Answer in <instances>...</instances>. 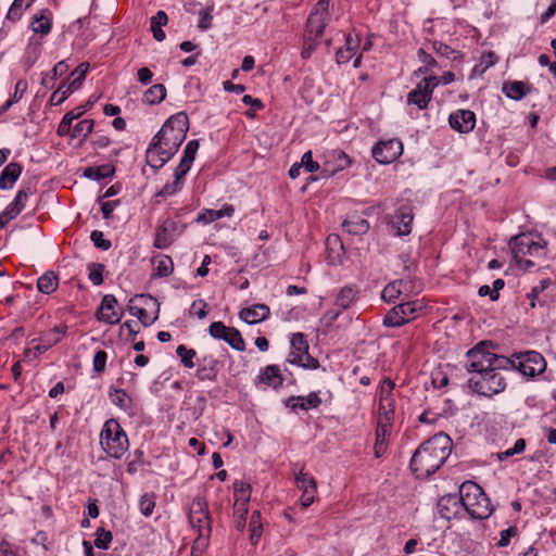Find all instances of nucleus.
Wrapping results in <instances>:
<instances>
[{
  "instance_id": "1",
  "label": "nucleus",
  "mask_w": 556,
  "mask_h": 556,
  "mask_svg": "<svg viewBox=\"0 0 556 556\" xmlns=\"http://www.w3.org/2000/svg\"><path fill=\"white\" fill-rule=\"evenodd\" d=\"M189 119L186 113L170 116L152 138L147 149V162L153 168H161L178 151L186 139Z\"/></svg>"
},
{
  "instance_id": "2",
  "label": "nucleus",
  "mask_w": 556,
  "mask_h": 556,
  "mask_svg": "<svg viewBox=\"0 0 556 556\" xmlns=\"http://www.w3.org/2000/svg\"><path fill=\"white\" fill-rule=\"evenodd\" d=\"M451 451L450 437L438 433L416 450L410 459V468L417 478H427L444 464Z\"/></svg>"
},
{
  "instance_id": "3",
  "label": "nucleus",
  "mask_w": 556,
  "mask_h": 556,
  "mask_svg": "<svg viewBox=\"0 0 556 556\" xmlns=\"http://www.w3.org/2000/svg\"><path fill=\"white\" fill-rule=\"evenodd\" d=\"M458 498L463 511L475 519L488 518L493 511L490 500L476 482L466 481L462 483Z\"/></svg>"
},
{
  "instance_id": "4",
  "label": "nucleus",
  "mask_w": 556,
  "mask_h": 556,
  "mask_svg": "<svg viewBox=\"0 0 556 556\" xmlns=\"http://www.w3.org/2000/svg\"><path fill=\"white\" fill-rule=\"evenodd\" d=\"M467 370L472 375L480 374L486 369L495 367H514L515 363L505 356L496 355L491 352L485 342L477 344L467 352Z\"/></svg>"
},
{
  "instance_id": "5",
  "label": "nucleus",
  "mask_w": 556,
  "mask_h": 556,
  "mask_svg": "<svg viewBox=\"0 0 556 556\" xmlns=\"http://www.w3.org/2000/svg\"><path fill=\"white\" fill-rule=\"evenodd\" d=\"M513 257L521 269H529L534 263L527 256L539 257L543 254L544 245L541 239L530 233L516 236L509 243Z\"/></svg>"
},
{
  "instance_id": "6",
  "label": "nucleus",
  "mask_w": 556,
  "mask_h": 556,
  "mask_svg": "<svg viewBox=\"0 0 556 556\" xmlns=\"http://www.w3.org/2000/svg\"><path fill=\"white\" fill-rule=\"evenodd\" d=\"M100 444L110 457L117 459L129 447L127 434L115 419H109L104 422L100 434Z\"/></svg>"
},
{
  "instance_id": "7",
  "label": "nucleus",
  "mask_w": 556,
  "mask_h": 556,
  "mask_svg": "<svg viewBox=\"0 0 556 556\" xmlns=\"http://www.w3.org/2000/svg\"><path fill=\"white\" fill-rule=\"evenodd\" d=\"M510 367H495L493 366L485 371L472 375L469 380V387L477 393L483 396H493L503 392L506 388V379L501 374L502 369H509Z\"/></svg>"
},
{
  "instance_id": "8",
  "label": "nucleus",
  "mask_w": 556,
  "mask_h": 556,
  "mask_svg": "<svg viewBox=\"0 0 556 556\" xmlns=\"http://www.w3.org/2000/svg\"><path fill=\"white\" fill-rule=\"evenodd\" d=\"M189 521L199 533L195 544L205 546L212 531V526L207 504L203 497L198 496L193 498L189 510Z\"/></svg>"
},
{
  "instance_id": "9",
  "label": "nucleus",
  "mask_w": 556,
  "mask_h": 556,
  "mask_svg": "<svg viewBox=\"0 0 556 556\" xmlns=\"http://www.w3.org/2000/svg\"><path fill=\"white\" fill-rule=\"evenodd\" d=\"M288 362L307 369H316L319 363L308 353V343L301 332L293 333L290 339Z\"/></svg>"
},
{
  "instance_id": "10",
  "label": "nucleus",
  "mask_w": 556,
  "mask_h": 556,
  "mask_svg": "<svg viewBox=\"0 0 556 556\" xmlns=\"http://www.w3.org/2000/svg\"><path fill=\"white\" fill-rule=\"evenodd\" d=\"M421 311L422 304L419 301L401 303L386 314L383 325L387 327H400L415 319Z\"/></svg>"
},
{
  "instance_id": "11",
  "label": "nucleus",
  "mask_w": 556,
  "mask_h": 556,
  "mask_svg": "<svg viewBox=\"0 0 556 556\" xmlns=\"http://www.w3.org/2000/svg\"><path fill=\"white\" fill-rule=\"evenodd\" d=\"M511 361L515 363L514 367H517L518 370L527 377H535L541 375L546 368V362L544 357L536 351H527L520 353L516 356V361Z\"/></svg>"
},
{
  "instance_id": "12",
  "label": "nucleus",
  "mask_w": 556,
  "mask_h": 556,
  "mask_svg": "<svg viewBox=\"0 0 556 556\" xmlns=\"http://www.w3.org/2000/svg\"><path fill=\"white\" fill-rule=\"evenodd\" d=\"M439 85L437 76L430 75L425 77L420 83L417 84L407 96V103L409 105H416L417 109L424 110L427 108L431 100L434 88Z\"/></svg>"
},
{
  "instance_id": "13",
  "label": "nucleus",
  "mask_w": 556,
  "mask_h": 556,
  "mask_svg": "<svg viewBox=\"0 0 556 556\" xmlns=\"http://www.w3.org/2000/svg\"><path fill=\"white\" fill-rule=\"evenodd\" d=\"M403 153V144L399 139L378 142L372 148V156L380 164H390Z\"/></svg>"
},
{
  "instance_id": "14",
  "label": "nucleus",
  "mask_w": 556,
  "mask_h": 556,
  "mask_svg": "<svg viewBox=\"0 0 556 556\" xmlns=\"http://www.w3.org/2000/svg\"><path fill=\"white\" fill-rule=\"evenodd\" d=\"M123 317V309L118 306L117 300L112 294L103 296L97 311V318L105 324L114 325L119 323Z\"/></svg>"
},
{
  "instance_id": "15",
  "label": "nucleus",
  "mask_w": 556,
  "mask_h": 556,
  "mask_svg": "<svg viewBox=\"0 0 556 556\" xmlns=\"http://www.w3.org/2000/svg\"><path fill=\"white\" fill-rule=\"evenodd\" d=\"M182 229L173 218H166L156 229L154 247L157 249L168 248Z\"/></svg>"
},
{
  "instance_id": "16",
  "label": "nucleus",
  "mask_w": 556,
  "mask_h": 556,
  "mask_svg": "<svg viewBox=\"0 0 556 556\" xmlns=\"http://www.w3.org/2000/svg\"><path fill=\"white\" fill-rule=\"evenodd\" d=\"M295 484L302 491L301 505L306 508L315 501L317 484L315 479L302 470L295 477Z\"/></svg>"
},
{
  "instance_id": "17",
  "label": "nucleus",
  "mask_w": 556,
  "mask_h": 556,
  "mask_svg": "<svg viewBox=\"0 0 556 556\" xmlns=\"http://www.w3.org/2000/svg\"><path fill=\"white\" fill-rule=\"evenodd\" d=\"M138 301H142L144 306L151 305L153 307H157V304L151 296H146L142 294L136 295L135 298L130 299L128 303V311L130 315L137 317L141 321V324L147 327L154 323V320L157 318V315L153 317L148 316L147 308L143 306H139L137 303ZM156 311H159V308H156Z\"/></svg>"
},
{
  "instance_id": "18",
  "label": "nucleus",
  "mask_w": 556,
  "mask_h": 556,
  "mask_svg": "<svg viewBox=\"0 0 556 556\" xmlns=\"http://www.w3.org/2000/svg\"><path fill=\"white\" fill-rule=\"evenodd\" d=\"M67 326L60 325L54 328L45 331L38 339H34L33 342L38 341V343L34 346L38 353H45L55 344H58L63 337L66 334Z\"/></svg>"
},
{
  "instance_id": "19",
  "label": "nucleus",
  "mask_w": 556,
  "mask_h": 556,
  "mask_svg": "<svg viewBox=\"0 0 556 556\" xmlns=\"http://www.w3.org/2000/svg\"><path fill=\"white\" fill-rule=\"evenodd\" d=\"M448 123L455 131L468 134L476 126V115L470 110H457L451 113Z\"/></svg>"
},
{
  "instance_id": "20",
  "label": "nucleus",
  "mask_w": 556,
  "mask_h": 556,
  "mask_svg": "<svg viewBox=\"0 0 556 556\" xmlns=\"http://www.w3.org/2000/svg\"><path fill=\"white\" fill-rule=\"evenodd\" d=\"M438 510L440 516L446 520L459 517L463 509L458 495L448 494L442 496L438 502Z\"/></svg>"
},
{
  "instance_id": "21",
  "label": "nucleus",
  "mask_w": 556,
  "mask_h": 556,
  "mask_svg": "<svg viewBox=\"0 0 556 556\" xmlns=\"http://www.w3.org/2000/svg\"><path fill=\"white\" fill-rule=\"evenodd\" d=\"M235 207L231 204H224L219 210H202L197 217V223L207 225L224 217H232Z\"/></svg>"
},
{
  "instance_id": "22",
  "label": "nucleus",
  "mask_w": 556,
  "mask_h": 556,
  "mask_svg": "<svg viewBox=\"0 0 556 556\" xmlns=\"http://www.w3.org/2000/svg\"><path fill=\"white\" fill-rule=\"evenodd\" d=\"M30 28L35 34L46 36L52 28V13L48 9L37 12L30 22Z\"/></svg>"
},
{
  "instance_id": "23",
  "label": "nucleus",
  "mask_w": 556,
  "mask_h": 556,
  "mask_svg": "<svg viewBox=\"0 0 556 556\" xmlns=\"http://www.w3.org/2000/svg\"><path fill=\"white\" fill-rule=\"evenodd\" d=\"M27 199V192L23 189L18 190L13 201L2 212V226L4 225V222L15 218L23 211Z\"/></svg>"
},
{
  "instance_id": "24",
  "label": "nucleus",
  "mask_w": 556,
  "mask_h": 556,
  "mask_svg": "<svg viewBox=\"0 0 556 556\" xmlns=\"http://www.w3.org/2000/svg\"><path fill=\"white\" fill-rule=\"evenodd\" d=\"M269 307L265 304H256L251 307L243 308L240 312V318L247 324H257L265 320L269 316Z\"/></svg>"
},
{
  "instance_id": "25",
  "label": "nucleus",
  "mask_w": 556,
  "mask_h": 556,
  "mask_svg": "<svg viewBox=\"0 0 556 556\" xmlns=\"http://www.w3.org/2000/svg\"><path fill=\"white\" fill-rule=\"evenodd\" d=\"M199 149V141L198 140H190L184 150V155L176 167L175 172L179 173L180 176H186L187 173L190 170L191 165L195 159V154Z\"/></svg>"
},
{
  "instance_id": "26",
  "label": "nucleus",
  "mask_w": 556,
  "mask_h": 556,
  "mask_svg": "<svg viewBox=\"0 0 556 556\" xmlns=\"http://www.w3.org/2000/svg\"><path fill=\"white\" fill-rule=\"evenodd\" d=\"M413 213L408 208H401L396 212L392 226L396 229L397 236H406L412 231Z\"/></svg>"
},
{
  "instance_id": "27",
  "label": "nucleus",
  "mask_w": 556,
  "mask_h": 556,
  "mask_svg": "<svg viewBox=\"0 0 556 556\" xmlns=\"http://www.w3.org/2000/svg\"><path fill=\"white\" fill-rule=\"evenodd\" d=\"M359 289L355 285H348L342 287L336 296L334 305L341 309H348L356 301Z\"/></svg>"
},
{
  "instance_id": "28",
  "label": "nucleus",
  "mask_w": 556,
  "mask_h": 556,
  "mask_svg": "<svg viewBox=\"0 0 556 556\" xmlns=\"http://www.w3.org/2000/svg\"><path fill=\"white\" fill-rule=\"evenodd\" d=\"M410 282L399 279L388 283L382 290L381 298L386 302H395L401 294L406 293L408 291Z\"/></svg>"
},
{
  "instance_id": "29",
  "label": "nucleus",
  "mask_w": 556,
  "mask_h": 556,
  "mask_svg": "<svg viewBox=\"0 0 556 556\" xmlns=\"http://www.w3.org/2000/svg\"><path fill=\"white\" fill-rule=\"evenodd\" d=\"M91 103H87L86 105H80L66 113L58 127L59 136H67L71 132V125L74 119L80 117L89 108Z\"/></svg>"
},
{
  "instance_id": "30",
  "label": "nucleus",
  "mask_w": 556,
  "mask_h": 556,
  "mask_svg": "<svg viewBox=\"0 0 556 556\" xmlns=\"http://www.w3.org/2000/svg\"><path fill=\"white\" fill-rule=\"evenodd\" d=\"M349 156L341 150H333L327 155L326 166L331 173L345 169L350 165Z\"/></svg>"
},
{
  "instance_id": "31",
  "label": "nucleus",
  "mask_w": 556,
  "mask_h": 556,
  "mask_svg": "<svg viewBox=\"0 0 556 556\" xmlns=\"http://www.w3.org/2000/svg\"><path fill=\"white\" fill-rule=\"evenodd\" d=\"M252 486L244 480L233 482V506H248L251 498Z\"/></svg>"
},
{
  "instance_id": "32",
  "label": "nucleus",
  "mask_w": 556,
  "mask_h": 556,
  "mask_svg": "<svg viewBox=\"0 0 556 556\" xmlns=\"http://www.w3.org/2000/svg\"><path fill=\"white\" fill-rule=\"evenodd\" d=\"M218 370V362L212 356L202 358L201 364L197 370V377L200 380H214Z\"/></svg>"
},
{
  "instance_id": "33",
  "label": "nucleus",
  "mask_w": 556,
  "mask_h": 556,
  "mask_svg": "<svg viewBox=\"0 0 556 556\" xmlns=\"http://www.w3.org/2000/svg\"><path fill=\"white\" fill-rule=\"evenodd\" d=\"M23 172V166L17 162L9 163L2 169V189L13 188Z\"/></svg>"
},
{
  "instance_id": "34",
  "label": "nucleus",
  "mask_w": 556,
  "mask_h": 556,
  "mask_svg": "<svg viewBox=\"0 0 556 556\" xmlns=\"http://www.w3.org/2000/svg\"><path fill=\"white\" fill-rule=\"evenodd\" d=\"M327 22V17L311 13L306 24V36L313 37L314 39H318L323 35Z\"/></svg>"
},
{
  "instance_id": "35",
  "label": "nucleus",
  "mask_w": 556,
  "mask_h": 556,
  "mask_svg": "<svg viewBox=\"0 0 556 556\" xmlns=\"http://www.w3.org/2000/svg\"><path fill=\"white\" fill-rule=\"evenodd\" d=\"M343 228L351 235H364L369 229L368 222L359 216H351L342 224Z\"/></svg>"
},
{
  "instance_id": "36",
  "label": "nucleus",
  "mask_w": 556,
  "mask_h": 556,
  "mask_svg": "<svg viewBox=\"0 0 556 556\" xmlns=\"http://www.w3.org/2000/svg\"><path fill=\"white\" fill-rule=\"evenodd\" d=\"M59 286V278L53 271H47L37 280V289L43 294L53 293Z\"/></svg>"
},
{
  "instance_id": "37",
  "label": "nucleus",
  "mask_w": 556,
  "mask_h": 556,
  "mask_svg": "<svg viewBox=\"0 0 556 556\" xmlns=\"http://www.w3.org/2000/svg\"><path fill=\"white\" fill-rule=\"evenodd\" d=\"M166 97V88L162 84H155L146 90L142 101L149 105L161 103Z\"/></svg>"
},
{
  "instance_id": "38",
  "label": "nucleus",
  "mask_w": 556,
  "mask_h": 556,
  "mask_svg": "<svg viewBox=\"0 0 556 556\" xmlns=\"http://www.w3.org/2000/svg\"><path fill=\"white\" fill-rule=\"evenodd\" d=\"M154 271L159 277H167L173 273L174 263L167 255H157L153 258Z\"/></svg>"
},
{
  "instance_id": "39",
  "label": "nucleus",
  "mask_w": 556,
  "mask_h": 556,
  "mask_svg": "<svg viewBox=\"0 0 556 556\" xmlns=\"http://www.w3.org/2000/svg\"><path fill=\"white\" fill-rule=\"evenodd\" d=\"M291 401L293 402V408H301L303 410L316 408L321 403V400L319 399L317 393H311L307 396L293 397Z\"/></svg>"
},
{
  "instance_id": "40",
  "label": "nucleus",
  "mask_w": 556,
  "mask_h": 556,
  "mask_svg": "<svg viewBox=\"0 0 556 556\" xmlns=\"http://www.w3.org/2000/svg\"><path fill=\"white\" fill-rule=\"evenodd\" d=\"M167 15L163 11H159L152 18H151V30L153 33V37L157 41H162L165 39V33L162 30V26L167 24Z\"/></svg>"
},
{
  "instance_id": "41",
  "label": "nucleus",
  "mask_w": 556,
  "mask_h": 556,
  "mask_svg": "<svg viewBox=\"0 0 556 556\" xmlns=\"http://www.w3.org/2000/svg\"><path fill=\"white\" fill-rule=\"evenodd\" d=\"M249 530L252 544H257L263 533L261 513L258 510L252 513L249 523Z\"/></svg>"
},
{
  "instance_id": "42",
  "label": "nucleus",
  "mask_w": 556,
  "mask_h": 556,
  "mask_svg": "<svg viewBox=\"0 0 556 556\" xmlns=\"http://www.w3.org/2000/svg\"><path fill=\"white\" fill-rule=\"evenodd\" d=\"M503 91L506 97L520 100L527 94V87L522 81H511L504 85Z\"/></svg>"
},
{
  "instance_id": "43",
  "label": "nucleus",
  "mask_w": 556,
  "mask_h": 556,
  "mask_svg": "<svg viewBox=\"0 0 556 556\" xmlns=\"http://www.w3.org/2000/svg\"><path fill=\"white\" fill-rule=\"evenodd\" d=\"M74 90H76V88H74L71 83L61 84L50 97L49 101L51 105H59L63 103Z\"/></svg>"
},
{
  "instance_id": "44",
  "label": "nucleus",
  "mask_w": 556,
  "mask_h": 556,
  "mask_svg": "<svg viewBox=\"0 0 556 556\" xmlns=\"http://www.w3.org/2000/svg\"><path fill=\"white\" fill-rule=\"evenodd\" d=\"M261 378L262 381L269 387L276 388L282 383V378L277 366H267Z\"/></svg>"
},
{
  "instance_id": "45",
  "label": "nucleus",
  "mask_w": 556,
  "mask_h": 556,
  "mask_svg": "<svg viewBox=\"0 0 556 556\" xmlns=\"http://www.w3.org/2000/svg\"><path fill=\"white\" fill-rule=\"evenodd\" d=\"M394 418V403L379 404L377 425L392 427Z\"/></svg>"
},
{
  "instance_id": "46",
  "label": "nucleus",
  "mask_w": 556,
  "mask_h": 556,
  "mask_svg": "<svg viewBox=\"0 0 556 556\" xmlns=\"http://www.w3.org/2000/svg\"><path fill=\"white\" fill-rule=\"evenodd\" d=\"M419 61L422 63V66L416 71V74H429L437 67V61L425 51L424 48H420L417 52Z\"/></svg>"
},
{
  "instance_id": "47",
  "label": "nucleus",
  "mask_w": 556,
  "mask_h": 556,
  "mask_svg": "<svg viewBox=\"0 0 556 556\" xmlns=\"http://www.w3.org/2000/svg\"><path fill=\"white\" fill-rule=\"evenodd\" d=\"M174 181L166 184L157 193L159 197H170L176 194L178 191L181 190L184 186V177L180 176L179 173H174Z\"/></svg>"
},
{
  "instance_id": "48",
  "label": "nucleus",
  "mask_w": 556,
  "mask_h": 556,
  "mask_svg": "<svg viewBox=\"0 0 556 556\" xmlns=\"http://www.w3.org/2000/svg\"><path fill=\"white\" fill-rule=\"evenodd\" d=\"M28 88V84L24 79H20L16 81L14 87V93L10 97V99L5 102L4 105H2V112L7 111L9 108H11L13 104L17 103L24 96Z\"/></svg>"
},
{
  "instance_id": "49",
  "label": "nucleus",
  "mask_w": 556,
  "mask_h": 556,
  "mask_svg": "<svg viewBox=\"0 0 556 556\" xmlns=\"http://www.w3.org/2000/svg\"><path fill=\"white\" fill-rule=\"evenodd\" d=\"M394 383L386 379L381 382L379 389V404H391L394 403L393 399Z\"/></svg>"
},
{
  "instance_id": "50",
  "label": "nucleus",
  "mask_w": 556,
  "mask_h": 556,
  "mask_svg": "<svg viewBox=\"0 0 556 556\" xmlns=\"http://www.w3.org/2000/svg\"><path fill=\"white\" fill-rule=\"evenodd\" d=\"M92 129H93V121L92 119H83L74 126L72 132H70V134H71L72 138L85 139L92 131Z\"/></svg>"
},
{
  "instance_id": "51",
  "label": "nucleus",
  "mask_w": 556,
  "mask_h": 556,
  "mask_svg": "<svg viewBox=\"0 0 556 556\" xmlns=\"http://www.w3.org/2000/svg\"><path fill=\"white\" fill-rule=\"evenodd\" d=\"M225 342H227L232 349L237 351H244L245 343L244 340L236 328H230L227 332V336L224 339Z\"/></svg>"
},
{
  "instance_id": "52",
  "label": "nucleus",
  "mask_w": 556,
  "mask_h": 556,
  "mask_svg": "<svg viewBox=\"0 0 556 556\" xmlns=\"http://www.w3.org/2000/svg\"><path fill=\"white\" fill-rule=\"evenodd\" d=\"M112 403L122 409L126 410L129 408L131 399L124 390H114L110 393Z\"/></svg>"
},
{
  "instance_id": "53",
  "label": "nucleus",
  "mask_w": 556,
  "mask_h": 556,
  "mask_svg": "<svg viewBox=\"0 0 556 556\" xmlns=\"http://www.w3.org/2000/svg\"><path fill=\"white\" fill-rule=\"evenodd\" d=\"M154 507H155L154 494L146 493L140 497L139 509L143 516H146V517L151 516L153 514Z\"/></svg>"
},
{
  "instance_id": "54",
  "label": "nucleus",
  "mask_w": 556,
  "mask_h": 556,
  "mask_svg": "<svg viewBox=\"0 0 556 556\" xmlns=\"http://www.w3.org/2000/svg\"><path fill=\"white\" fill-rule=\"evenodd\" d=\"M176 353L179 356V358L185 367H187V368L194 367L193 358L195 357L197 352L193 349H188L181 344V345H178Z\"/></svg>"
},
{
  "instance_id": "55",
  "label": "nucleus",
  "mask_w": 556,
  "mask_h": 556,
  "mask_svg": "<svg viewBox=\"0 0 556 556\" xmlns=\"http://www.w3.org/2000/svg\"><path fill=\"white\" fill-rule=\"evenodd\" d=\"M88 70H89L88 63H81L72 72L71 84H72V86H74V88L78 89L80 87L83 80L85 79V77L88 73Z\"/></svg>"
},
{
  "instance_id": "56",
  "label": "nucleus",
  "mask_w": 556,
  "mask_h": 556,
  "mask_svg": "<svg viewBox=\"0 0 556 556\" xmlns=\"http://www.w3.org/2000/svg\"><path fill=\"white\" fill-rule=\"evenodd\" d=\"M113 174V168L110 166L89 167L85 170V176L94 180L104 179Z\"/></svg>"
},
{
  "instance_id": "57",
  "label": "nucleus",
  "mask_w": 556,
  "mask_h": 556,
  "mask_svg": "<svg viewBox=\"0 0 556 556\" xmlns=\"http://www.w3.org/2000/svg\"><path fill=\"white\" fill-rule=\"evenodd\" d=\"M142 465L143 453L140 450H136L131 455H129V459L127 463V472L130 475H135Z\"/></svg>"
},
{
  "instance_id": "58",
  "label": "nucleus",
  "mask_w": 556,
  "mask_h": 556,
  "mask_svg": "<svg viewBox=\"0 0 556 556\" xmlns=\"http://www.w3.org/2000/svg\"><path fill=\"white\" fill-rule=\"evenodd\" d=\"M96 535L94 546L101 549H108L113 539L112 533L103 528H99Z\"/></svg>"
},
{
  "instance_id": "59",
  "label": "nucleus",
  "mask_w": 556,
  "mask_h": 556,
  "mask_svg": "<svg viewBox=\"0 0 556 556\" xmlns=\"http://www.w3.org/2000/svg\"><path fill=\"white\" fill-rule=\"evenodd\" d=\"M496 62V56L494 52L490 51L488 53L482 54L479 64H477L473 68L476 73L483 74L488 68L494 65Z\"/></svg>"
},
{
  "instance_id": "60",
  "label": "nucleus",
  "mask_w": 556,
  "mask_h": 556,
  "mask_svg": "<svg viewBox=\"0 0 556 556\" xmlns=\"http://www.w3.org/2000/svg\"><path fill=\"white\" fill-rule=\"evenodd\" d=\"M248 511V506H233L235 525L239 531H242L245 527Z\"/></svg>"
},
{
  "instance_id": "61",
  "label": "nucleus",
  "mask_w": 556,
  "mask_h": 556,
  "mask_svg": "<svg viewBox=\"0 0 556 556\" xmlns=\"http://www.w3.org/2000/svg\"><path fill=\"white\" fill-rule=\"evenodd\" d=\"M230 328L231 327L225 326L222 321H214L211 324L208 332L213 338L224 340Z\"/></svg>"
},
{
  "instance_id": "62",
  "label": "nucleus",
  "mask_w": 556,
  "mask_h": 556,
  "mask_svg": "<svg viewBox=\"0 0 556 556\" xmlns=\"http://www.w3.org/2000/svg\"><path fill=\"white\" fill-rule=\"evenodd\" d=\"M90 239L93 242L94 247L101 250H109L111 248V242L104 239V235L102 231L93 230L90 235Z\"/></svg>"
},
{
  "instance_id": "63",
  "label": "nucleus",
  "mask_w": 556,
  "mask_h": 556,
  "mask_svg": "<svg viewBox=\"0 0 556 556\" xmlns=\"http://www.w3.org/2000/svg\"><path fill=\"white\" fill-rule=\"evenodd\" d=\"M432 49L435 51L437 54H439L440 56H444V58H453L455 59L456 56H454V54L456 53L455 50H453L451 47H448L447 45L441 42V41H433L432 42Z\"/></svg>"
},
{
  "instance_id": "64",
  "label": "nucleus",
  "mask_w": 556,
  "mask_h": 556,
  "mask_svg": "<svg viewBox=\"0 0 556 556\" xmlns=\"http://www.w3.org/2000/svg\"><path fill=\"white\" fill-rule=\"evenodd\" d=\"M300 165L308 173H314L319 168V164L313 160L312 151H307L302 155Z\"/></svg>"
}]
</instances>
